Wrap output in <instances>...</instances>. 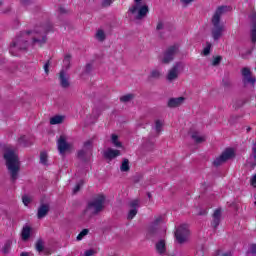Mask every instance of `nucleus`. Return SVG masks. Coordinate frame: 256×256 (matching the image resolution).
I'll return each mask as SVG.
<instances>
[{
	"instance_id": "1",
	"label": "nucleus",
	"mask_w": 256,
	"mask_h": 256,
	"mask_svg": "<svg viewBox=\"0 0 256 256\" xmlns=\"http://www.w3.org/2000/svg\"><path fill=\"white\" fill-rule=\"evenodd\" d=\"M51 24L36 28L34 31L20 32L16 40L10 44L11 49H17L18 51H27L29 47V39H32V45H45L47 43V33L51 31Z\"/></svg>"
},
{
	"instance_id": "2",
	"label": "nucleus",
	"mask_w": 256,
	"mask_h": 256,
	"mask_svg": "<svg viewBox=\"0 0 256 256\" xmlns=\"http://www.w3.org/2000/svg\"><path fill=\"white\" fill-rule=\"evenodd\" d=\"M229 11V6H219L214 15L212 16V37L214 41H219L220 37H223V31H225V25L221 24V16L225 15Z\"/></svg>"
},
{
	"instance_id": "3",
	"label": "nucleus",
	"mask_w": 256,
	"mask_h": 256,
	"mask_svg": "<svg viewBox=\"0 0 256 256\" xmlns=\"http://www.w3.org/2000/svg\"><path fill=\"white\" fill-rule=\"evenodd\" d=\"M4 159L8 172L10 173L11 180L13 183L17 181L19 177V171L21 169V163L19 162V156L15 153V150L7 149L4 152Z\"/></svg>"
},
{
	"instance_id": "4",
	"label": "nucleus",
	"mask_w": 256,
	"mask_h": 256,
	"mask_svg": "<svg viewBox=\"0 0 256 256\" xmlns=\"http://www.w3.org/2000/svg\"><path fill=\"white\" fill-rule=\"evenodd\" d=\"M105 205V196L103 194L98 195L92 201H90L86 209L80 214L82 221H89L93 215H98L103 211Z\"/></svg>"
},
{
	"instance_id": "5",
	"label": "nucleus",
	"mask_w": 256,
	"mask_h": 256,
	"mask_svg": "<svg viewBox=\"0 0 256 256\" xmlns=\"http://www.w3.org/2000/svg\"><path fill=\"white\" fill-rule=\"evenodd\" d=\"M135 4L132 5L128 9V14L134 15V19L136 21H141L142 19H145L149 13V6L147 5H142L141 6V1L143 0H134Z\"/></svg>"
},
{
	"instance_id": "6",
	"label": "nucleus",
	"mask_w": 256,
	"mask_h": 256,
	"mask_svg": "<svg viewBox=\"0 0 256 256\" xmlns=\"http://www.w3.org/2000/svg\"><path fill=\"white\" fill-rule=\"evenodd\" d=\"M189 235V226L187 224L180 225L175 231L176 241L180 245H183V243H187V241L189 240Z\"/></svg>"
},
{
	"instance_id": "7",
	"label": "nucleus",
	"mask_w": 256,
	"mask_h": 256,
	"mask_svg": "<svg viewBox=\"0 0 256 256\" xmlns=\"http://www.w3.org/2000/svg\"><path fill=\"white\" fill-rule=\"evenodd\" d=\"M178 53L179 46L173 45L168 47L163 53V57L161 59L162 63H164V65H169V63L175 59V55Z\"/></svg>"
},
{
	"instance_id": "8",
	"label": "nucleus",
	"mask_w": 256,
	"mask_h": 256,
	"mask_svg": "<svg viewBox=\"0 0 256 256\" xmlns=\"http://www.w3.org/2000/svg\"><path fill=\"white\" fill-rule=\"evenodd\" d=\"M93 151V141L87 140L84 142L83 149L78 151V159H82V161H87V159H91Z\"/></svg>"
},
{
	"instance_id": "9",
	"label": "nucleus",
	"mask_w": 256,
	"mask_h": 256,
	"mask_svg": "<svg viewBox=\"0 0 256 256\" xmlns=\"http://www.w3.org/2000/svg\"><path fill=\"white\" fill-rule=\"evenodd\" d=\"M235 157V151H233V148H227L220 157L216 158L213 162L214 167H219V165H223L226 161H229V159H233Z\"/></svg>"
},
{
	"instance_id": "10",
	"label": "nucleus",
	"mask_w": 256,
	"mask_h": 256,
	"mask_svg": "<svg viewBox=\"0 0 256 256\" xmlns=\"http://www.w3.org/2000/svg\"><path fill=\"white\" fill-rule=\"evenodd\" d=\"M242 73V82L244 83V85H248V83L250 85H252V87H255V83H256V78L253 77L252 73H251V69L244 67L241 70Z\"/></svg>"
},
{
	"instance_id": "11",
	"label": "nucleus",
	"mask_w": 256,
	"mask_h": 256,
	"mask_svg": "<svg viewBox=\"0 0 256 256\" xmlns=\"http://www.w3.org/2000/svg\"><path fill=\"white\" fill-rule=\"evenodd\" d=\"M57 147L60 155H63L66 151L71 149V144L67 142V137L61 135L57 141Z\"/></svg>"
},
{
	"instance_id": "12",
	"label": "nucleus",
	"mask_w": 256,
	"mask_h": 256,
	"mask_svg": "<svg viewBox=\"0 0 256 256\" xmlns=\"http://www.w3.org/2000/svg\"><path fill=\"white\" fill-rule=\"evenodd\" d=\"M58 79L62 89H69V87H71V82L69 81V74H67L65 70L60 71Z\"/></svg>"
},
{
	"instance_id": "13",
	"label": "nucleus",
	"mask_w": 256,
	"mask_h": 256,
	"mask_svg": "<svg viewBox=\"0 0 256 256\" xmlns=\"http://www.w3.org/2000/svg\"><path fill=\"white\" fill-rule=\"evenodd\" d=\"M129 207H130V210L128 212V216H127V219L129 221H131V219H135V216L137 215L138 213V209H139V200L135 199V200H132L130 203H129Z\"/></svg>"
},
{
	"instance_id": "14",
	"label": "nucleus",
	"mask_w": 256,
	"mask_h": 256,
	"mask_svg": "<svg viewBox=\"0 0 256 256\" xmlns=\"http://www.w3.org/2000/svg\"><path fill=\"white\" fill-rule=\"evenodd\" d=\"M179 67H181V63H176L169 71L166 76L167 81L170 83L178 79L179 77Z\"/></svg>"
},
{
	"instance_id": "15",
	"label": "nucleus",
	"mask_w": 256,
	"mask_h": 256,
	"mask_svg": "<svg viewBox=\"0 0 256 256\" xmlns=\"http://www.w3.org/2000/svg\"><path fill=\"white\" fill-rule=\"evenodd\" d=\"M163 221V217L158 216L148 227V235H157L159 233V223Z\"/></svg>"
},
{
	"instance_id": "16",
	"label": "nucleus",
	"mask_w": 256,
	"mask_h": 256,
	"mask_svg": "<svg viewBox=\"0 0 256 256\" xmlns=\"http://www.w3.org/2000/svg\"><path fill=\"white\" fill-rule=\"evenodd\" d=\"M103 155L105 159H109V161H111L113 159H116V157H119L121 155V151L108 148Z\"/></svg>"
},
{
	"instance_id": "17",
	"label": "nucleus",
	"mask_w": 256,
	"mask_h": 256,
	"mask_svg": "<svg viewBox=\"0 0 256 256\" xmlns=\"http://www.w3.org/2000/svg\"><path fill=\"white\" fill-rule=\"evenodd\" d=\"M49 213V205L48 204H41L38 208L37 217L38 219H43L47 217Z\"/></svg>"
},
{
	"instance_id": "18",
	"label": "nucleus",
	"mask_w": 256,
	"mask_h": 256,
	"mask_svg": "<svg viewBox=\"0 0 256 256\" xmlns=\"http://www.w3.org/2000/svg\"><path fill=\"white\" fill-rule=\"evenodd\" d=\"M219 223H221V209H216L213 213L212 227L217 229Z\"/></svg>"
},
{
	"instance_id": "19",
	"label": "nucleus",
	"mask_w": 256,
	"mask_h": 256,
	"mask_svg": "<svg viewBox=\"0 0 256 256\" xmlns=\"http://www.w3.org/2000/svg\"><path fill=\"white\" fill-rule=\"evenodd\" d=\"M183 101H185L184 97L171 98L168 101V107L170 108L179 107L180 105H183Z\"/></svg>"
},
{
	"instance_id": "20",
	"label": "nucleus",
	"mask_w": 256,
	"mask_h": 256,
	"mask_svg": "<svg viewBox=\"0 0 256 256\" xmlns=\"http://www.w3.org/2000/svg\"><path fill=\"white\" fill-rule=\"evenodd\" d=\"M22 241H29L31 237V226L25 225L21 232Z\"/></svg>"
},
{
	"instance_id": "21",
	"label": "nucleus",
	"mask_w": 256,
	"mask_h": 256,
	"mask_svg": "<svg viewBox=\"0 0 256 256\" xmlns=\"http://www.w3.org/2000/svg\"><path fill=\"white\" fill-rule=\"evenodd\" d=\"M156 251L159 255H165L167 247L165 246V240H160L156 243Z\"/></svg>"
},
{
	"instance_id": "22",
	"label": "nucleus",
	"mask_w": 256,
	"mask_h": 256,
	"mask_svg": "<svg viewBox=\"0 0 256 256\" xmlns=\"http://www.w3.org/2000/svg\"><path fill=\"white\" fill-rule=\"evenodd\" d=\"M111 143L114 147H117L118 149H121V147H123V144L119 141V136L117 134L111 135Z\"/></svg>"
},
{
	"instance_id": "23",
	"label": "nucleus",
	"mask_w": 256,
	"mask_h": 256,
	"mask_svg": "<svg viewBox=\"0 0 256 256\" xmlns=\"http://www.w3.org/2000/svg\"><path fill=\"white\" fill-rule=\"evenodd\" d=\"M135 99V94H126L120 97L121 103H130V101H133Z\"/></svg>"
},
{
	"instance_id": "24",
	"label": "nucleus",
	"mask_w": 256,
	"mask_h": 256,
	"mask_svg": "<svg viewBox=\"0 0 256 256\" xmlns=\"http://www.w3.org/2000/svg\"><path fill=\"white\" fill-rule=\"evenodd\" d=\"M130 169H131V167L129 166V159L124 158L123 161H122V164L120 166V170L123 173H127V171H129Z\"/></svg>"
},
{
	"instance_id": "25",
	"label": "nucleus",
	"mask_w": 256,
	"mask_h": 256,
	"mask_svg": "<svg viewBox=\"0 0 256 256\" xmlns=\"http://www.w3.org/2000/svg\"><path fill=\"white\" fill-rule=\"evenodd\" d=\"M35 249L38 251V253H42V251H45V242H43L42 239H38L35 244Z\"/></svg>"
},
{
	"instance_id": "26",
	"label": "nucleus",
	"mask_w": 256,
	"mask_h": 256,
	"mask_svg": "<svg viewBox=\"0 0 256 256\" xmlns=\"http://www.w3.org/2000/svg\"><path fill=\"white\" fill-rule=\"evenodd\" d=\"M191 137L195 141V143H203L205 141V136H200L199 132H193L191 134Z\"/></svg>"
},
{
	"instance_id": "27",
	"label": "nucleus",
	"mask_w": 256,
	"mask_h": 256,
	"mask_svg": "<svg viewBox=\"0 0 256 256\" xmlns=\"http://www.w3.org/2000/svg\"><path fill=\"white\" fill-rule=\"evenodd\" d=\"M64 119H65V117H63V116H54L50 119V125H59V124L63 123Z\"/></svg>"
},
{
	"instance_id": "28",
	"label": "nucleus",
	"mask_w": 256,
	"mask_h": 256,
	"mask_svg": "<svg viewBox=\"0 0 256 256\" xmlns=\"http://www.w3.org/2000/svg\"><path fill=\"white\" fill-rule=\"evenodd\" d=\"M150 79H161V70L153 69L149 75Z\"/></svg>"
},
{
	"instance_id": "29",
	"label": "nucleus",
	"mask_w": 256,
	"mask_h": 256,
	"mask_svg": "<svg viewBox=\"0 0 256 256\" xmlns=\"http://www.w3.org/2000/svg\"><path fill=\"white\" fill-rule=\"evenodd\" d=\"M63 65H64L66 70L71 68V55L70 54H67L64 57Z\"/></svg>"
},
{
	"instance_id": "30",
	"label": "nucleus",
	"mask_w": 256,
	"mask_h": 256,
	"mask_svg": "<svg viewBox=\"0 0 256 256\" xmlns=\"http://www.w3.org/2000/svg\"><path fill=\"white\" fill-rule=\"evenodd\" d=\"M11 245L12 242L11 240H7L2 248V253H4V255H7V253H9V251H11Z\"/></svg>"
},
{
	"instance_id": "31",
	"label": "nucleus",
	"mask_w": 256,
	"mask_h": 256,
	"mask_svg": "<svg viewBox=\"0 0 256 256\" xmlns=\"http://www.w3.org/2000/svg\"><path fill=\"white\" fill-rule=\"evenodd\" d=\"M18 143L23 145V147H29V145H31V142H29L27 136H21L18 140Z\"/></svg>"
},
{
	"instance_id": "32",
	"label": "nucleus",
	"mask_w": 256,
	"mask_h": 256,
	"mask_svg": "<svg viewBox=\"0 0 256 256\" xmlns=\"http://www.w3.org/2000/svg\"><path fill=\"white\" fill-rule=\"evenodd\" d=\"M154 129H155L156 133L159 135V133H161V131H163V122H161V120H156Z\"/></svg>"
},
{
	"instance_id": "33",
	"label": "nucleus",
	"mask_w": 256,
	"mask_h": 256,
	"mask_svg": "<svg viewBox=\"0 0 256 256\" xmlns=\"http://www.w3.org/2000/svg\"><path fill=\"white\" fill-rule=\"evenodd\" d=\"M96 39H97L98 41H100V42L105 41V39H106L105 31H103V30H98V31L96 32Z\"/></svg>"
},
{
	"instance_id": "34",
	"label": "nucleus",
	"mask_w": 256,
	"mask_h": 256,
	"mask_svg": "<svg viewBox=\"0 0 256 256\" xmlns=\"http://www.w3.org/2000/svg\"><path fill=\"white\" fill-rule=\"evenodd\" d=\"M251 41L252 43L256 42V22H253L252 28H251Z\"/></svg>"
},
{
	"instance_id": "35",
	"label": "nucleus",
	"mask_w": 256,
	"mask_h": 256,
	"mask_svg": "<svg viewBox=\"0 0 256 256\" xmlns=\"http://www.w3.org/2000/svg\"><path fill=\"white\" fill-rule=\"evenodd\" d=\"M86 235H89V229H83L76 237L77 241H81Z\"/></svg>"
},
{
	"instance_id": "36",
	"label": "nucleus",
	"mask_w": 256,
	"mask_h": 256,
	"mask_svg": "<svg viewBox=\"0 0 256 256\" xmlns=\"http://www.w3.org/2000/svg\"><path fill=\"white\" fill-rule=\"evenodd\" d=\"M40 163H42V165H47V152L40 153Z\"/></svg>"
},
{
	"instance_id": "37",
	"label": "nucleus",
	"mask_w": 256,
	"mask_h": 256,
	"mask_svg": "<svg viewBox=\"0 0 256 256\" xmlns=\"http://www.w3.org/2000/svg\"><path fill=\"white\" fill-rule=\"evenodd\" d=\"M222 60H223V57H221V56L214 57V59L212 61L213 67H217V65H220Z\"/></svg>"
},
{
	"instance_id": "38",
	"label": "nucleus",
	"mask_w": 256,
	"mask_h": 256,
	"mask_svg": "<svg viewBox=\"0 0 256 256\" xmlns=\"http://www.w3.org/2000/svg\"><path fill=\"white\" fill-rule=\"evenodd\" d=\"M210 53H211V43L207 42L206 47L203 50V55L207 57V55H209Z\"/></svg>"
},
{
	"instance_id": "39",
	"label": "nucleus",
	"mask_w": 256,
	"mask_h": 256,
	"mask_svg": "<svg viewBox=\"0 0 256 256\" xmlns=\"http://www.w3.org/2000/svg\"><path fill=\"white\" fill-rule=\"evenodd\" d=\"M163 29H165V23L159 20L156 26V31H163Z\"/></svg>"
},
{
	"instance_id": "40",
	"label": "nucleus",
	"mask_w": 256,
	"mask_h": 256,
	"mask_svg": "<svg viewBox=\"0 0 256 256\" xmlns=\"http://www.w3.org/2000/svg\"><path fill=\"white\" fill-rule=\"evenodd\" d=\"M112 3H113V0H102L101 6L104 8L111 7Z\"/></svg>"
},
{
	"instance_id": "41",
	"label": "nucleus",
	"mask_w": 256,
	"mask_h": 256,
	"mask_svg": "<svg viewBox=\"0 0 256 256\" xmlns=\"http://www.w3.org/2000/svg\"><path fill=\"white\" fill-rule=\"evenodd\" d=\"M248 253L251 255H256V244H251Z\"/></svg>"
},
{
	"instance_id": "42",
	"label": "nucleus",
	"mask_w": 256,
	"mask_h": 256,
	"mask_svg": "<svg viewBox=\"0 0 256 256\" xmlns=\"http://www.w3.org/2000/svg\"><path fill=\"white\" fill-rule=\"evenodd\" d=\"M49 65H51V61L48 60L45 64H44V71L46 73V75H49Z\"/></svg>"
},
{
	"instance_id": "43",
	"label": "nucleus",
	"mask_w": 256,
	"mask_h": 256,
	"mask_svg": "<svg viewBox=\"0 0 256 256\" xmlns=\"http://www.w3.org/2000/svg\"><path fill=\"white\" fill-rule=\"evenodd\" d=\"M22 201H23L24 205L27 206V205H29V203H31V198H29V196H23Z\"/></svg>"
},
{
	"instance_id": "44",
	"label": "nucleus",
	"mask_w": 256,
	"mask_h": 256,
	"mask_svg": "<svg viewBox=\"0 0 256 256\" xmlns=\"http://www.w3.org/2000/svg\"><path fill=\"white\" fill-rule=\"evenodd\" d=\"M81 185H83V181H80V182L74 187L73 193H78V191L81 190Z\"/></svg>"
},
{
	"instance_id": "45",
	"label": "nucleus",
	"mask_w": 256,
	"mask_h": 256,
	"mask_svg": "<svg viewBox=\"0 0 256 256\" xmlns=\"http://www.w3.org/2000/svg\"><path fill=\"white\" fill-rule=\"evenodd\" d=\"M95 250H93V249H89V250H86L85 252H84V255L83 256H92V255H95Z\"/></svg>"
},
{
	"instance_id": "46",
	"label": "nucleus",
	"mask_w": 256,
	"mask_h": 256,
	"mask_svg": "<svg viewBox=\"0 0 256 256\" xmlns=\"http://www.w3.org/2000/svg\"><path fill=\"white\" fill-rule=\"evenodd\" d=\"M193 1L195 0H180L184 7H187V5H190V3H193Z\"/></svg>"
},
{
	"instance_id": "47",
	"label": "nucleus",
	"mask_w": 256,
	"mask_h": 256,
	"mask_svg": "<svg viewBox=\"0 0 256 256\" xmlns=\"http://www.w3.org/2000/svg\"><path fill=\"white\" fill-rule=\"evenodd\" d=\"M90 71H93V65L86 64V66H85V73H89Z\"/></svg>"
},
{
	"instance_id": "48",
	"label": "nucleus",
	"mask_w": 256,
	"mask_h": 256,
	"mask_svg": "<svg viewBox=\"0 0 256 256\" xmlns=\"http://www.w3.org/2000/svg\"><path fill=\"white\" fill-rule=\"evenodd\" d=\"M31 1L32 0H21V3L24 5V7H27V5H31Z\"/></svg>"
},
{
	"instance_id": "49",
	"label": "nucleus",
	"mask_w": 256,
	"mask_h": 256,
	"mask_svg": "<svg viewBox=\"0 0 256 256\" xmlns=\"http://www.w3.org/2000/svg\"><path fill=\"white\" fill-rule=\"evenodd\" d=\"M252 153H253L254 161H256V143L252 147Z\"/></svg>"
},
{
	"instance_id": "50",
	"label": "nucleus",
	"mask_w": 256,
	"mask_h": 256,
	"mask_svg": "<svg viewBox=\"0 0 256 256\" xmlns=\"http://www.w3.org/2000/svg\"><path fill=\"white\" fill-rule=\"evenodd\" d=\"M251 185L252 187H256V174L251 179Z\"/></svg>"
},
{
	"instance_id": "51",
	"label": "nucleus",
	"mask_w": 256,
	"mask_h": 256,
	"mask_svg": "<svg viewBox=\"0 0 256 256\" xmlns=\"http://www.w3.org/2000/svg\"><path fill=\"white\" fill-rule=\"evenodd\" d=\"M223 85L224 87H229V85H231V82L229 80H223Z\"/></svg>"
},
{
	"instance_id": "52",
	"label": "nucleus",
	"mask_w": 256,
	"mask_h": 256,
	"mask_svg": "<svg viewBox=\"0 0 256 256\" xmlns=\"http://www.w3.org/2000/svg\"><path fill=\"white\" fill-rule=\"evenodd\" d=\"M59 13H61V14L63 15V14H65V13H67V11L65 10V8L60 7V8H59Z\"/></svg>"
},
{
	"instance_id": "53",
	"label": "nucleus",
	"mask_w": 256,
	"mask_h": 256,
	"mask_svg": "<svg viewBox=\"0 0 256 256\" xmlns=\"http://www.w3.org/2000/svg\"><path fill=\"white\" fill-rule=\"evenodd\" d=\"M198 215H207V210L200 211Z\"/></svg>"
},
{
	"instance_id": "54",
	"label": "nucleus",
	"mask_w": 256,
	"mask_h": 256,
	"mask_svg": "<svg viewBox=\"0 0 256 256\" xmlns=\"http://www.w3.org/2000/svg\"><path fill=\"white\" fill-rule=\"evenodd\" d=\"M20 256H29V252H22Z\"/></svg>"
},
{
	"instance_id": "55",
	"label": "nucleus",
	"mask_w": 256,
	"mask_h": 256,
	"mask_svg": "<svg viewBox=\"0 0 256 256\" xmlns=\"http://www.w3.org/2000/svg\"><path fill=\"white\" fill-rule=\"evenodd\" d=\"M222 256H233V254H231V252H227V253H224Z\"/></svg>"
},
{
	"instance_id": "56",
	"label": "nucleus",
	"mask_w": 256,
	"mask_h": 256,
	"mask_svg": "<svg viewBox=\"0 0 256 256\" xmlns=\"http://www.w3.org/2000/svg\"><path fill=\"white\" fill-rule=\"evenodd\" d=\"M148 197H149V199H151V193H148Z\"/></svg>"
},
{
	"instance_id": "57",
	"label": "nucleus",
	"mask_w": 256,
	"mask_h": 256,
	"mask_svg": "<svg viewBox=\"0 0 256 256\" xmlns=\"http://www.w3.org/2000/svg\"><path fill=\"white\" fill-rule=\"evenodd\" d=\"M247 131H248V132L251 131V128H247Z\"/></svg>"
},
{
	"instance_id": "58",
	"label": "nucleus",
	"mask_w": 256,
	"mask_h": 256,
	"mask_svg": "<svg viewBox=\"0 0 256 256\" xmlns=\"http://www.w3.org/2000/svg\"><path fill=\"white\" fill-rule=\"evenodd\" d=\"M254 205H256V201L254 202Z\"/></svg>"
}]
</instances>
